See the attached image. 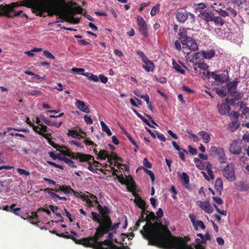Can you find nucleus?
I'll use <instances>...</instances> for the list:
<instances>
[{"mask_svg":"<svg viewBox=\"0 0 249 249\" xmlns=\"http://www.w3.org/2000/svg\"><path fill=\"white\" fill-rule=\"evenodd\" d=\"M141 234L147 240L148 245L161 249H193L187 243L190 241L189 237L173 235L167 227L162 223L149 222L143 226Z\"/></svg>","mask_w":249,"mask_h":249,"instance_id":"obj_1","label":"nucleus"},{"mask_svg":"<svg viewBox=\"0 0 249 249\" xmlns=\"http://www.w3.org/2000/svg\"><path fill=\"white\" fill-rule=\"evenodd\" d=\"M120 222L114 224H99L92 236L74 239L77 244L92 249H128V247H118L113 243V233L118 228Z\"/></svg>","mask_w":249,"mask_h":249,"instance_id":"obj_2","label":"nucleus"},{"mask_svg":"<svg viewBox=\"0 0 249 249\" xmlns=\"http://www.w3.org/2000/svg\"><path fill=\"white\" fill-rule=\"evenodd\" d=\"M62 1L63 0H56L53 3H51L50 1L48 2L32 9V12L39 17H45L44 13L46 12L49 17L56 15L65 19V14L64 6L62 5Z\"/></svg>","mask_w":249,"mask_h":249,"instance_id":"obj_3","label":"nucleus"},{"mask_svg":"<svg viewBox=\"0 0 249 249\" xmlns=\"http://www.w3.org/2000/svg\"><path fill=\"white\" fill-rule=\"evenodd\" d=\"M49 1V0H21L9 4H0V15H5L9 12H13L14 8L19 6H24L33 10Z\"/></svg>","mask_w":249,"mask_h":249,"instance_id":"obj_4","label":"nucleus"},{"mask_svg":"<svg viewBox=\"0 0 249 249\" xmlns=\"http://www.w3.org/2000/svg\"><path fill=\"white\" fill-rule=\"evenodd\" d=\"M97 204V210L99 211L100 214L97 213L91 212V219L99 224H112L110 218L108 215L109 213V209L106 206H102L100 204Z\"/></svg>","mask_w":249,"mask_h":249,"instance_id":"obj_5","label":"nucleus"},{"mask_svg":"<svg viewBox=\"0 0 249 249\" xmlns=\"http://www.w3.org/2000/svg\"><path fill=\"white\" fill-rule=\"evenodd\" d=\"M93 152L97 155V160H105L106 158H107V160H108L110 165H112V160H114V164L113 165L118 167V168H119L121 166H124L123 164L119 163V162H122L123 160L121 157H118L116 153L112 152L109 154L107 150H100L98 151L96 149L93 150ZM124 166L126 170H128V166Z\"/></svg>","mask_w":249,"mask_h":249,"instance_id":"obj_6","label":"nucleus"},{"mask_svg":"<svg viewBox=\"0 0 249 249\" xmlns=\"http://www.w3.org/2000/svg\"><path fill=\"white\" fill-rule=\"evenodd\" d=\"M61 152L65 156L71 158L73 160H79L80 162L88 161L91 159L93 160V156L89 154L72 152L65 146L61 147Z\"/></svg>","mask_w":249,"mask_h":249,"instance_id":"obj_7","label":"nucleus"},{"mask_svg":"<svg viewBox=\"0 0 249 249\" xmlns=\"http://www.w3.org/2000/svg\"><path fill=\"white\" fill-rule=\"evenodd\" d=\"M83 9L80 6L70 7L67 12H65V21L78 24L80 22L78 18H75L73 16L77 14H82Z\"/></svg>","mask_w":249,"mask_h":249,"instance_id":"obj_8","label":"nucleus"},{"mask_svg":"<svg viewBox=\"0 0 249 249\" xmlns=\"http://www.w3.org/2000/svg\"><path fill=\"white\" fill-rule=\"evenodd\" d=\"M222 175L230 182H233L236 179L235 176V167L233 163H227L226 166H220Z\"/></svg>","mask_w":249,"mask_h":249,"instance_id":"obj_9","label":"nucleus"},{"mask_svg":"<svg viewBox=\"0 0 249 249\" xmlns=\"http://www.w3.org/2000/svg\"><path fill=\"white\" fill-rule=\"evenodd\" d=\"M209 155H211L213 158H216L218 162L221 164L225 163L227 160L225 156L224 150L220 147L212 146L209 149Z\"/></svg>","mask_w":249,"mask_h":249,"instance_id":"obj_10","label":"nucleus"},{"mask_svg":"<svg viewBox=\"0 0 249 249\" xmlns=\"http://www.w3.org/2000/svg\"><path fill=\"white\" fill-rule=\"evenodd\" d=\"M136 54L138 55L139 58H141L142 61L144 63V65H142V69L147 72H153L154 70H155V65L147 58L146 56L144 55V53L141 51L137 50L136 51Z\"/></svg>","mask_w":249,"mask_h":249,"instance_id":"obj_11","label":"nucleus"},{"mask_svg":"<svg viewBox=\"0 0 249 249\" xmlns=\"http://www.w3.org/2000/svg\"><path fill=\"white\" fill-rule=\"evenodd\" d=\"M40 212H44L47 213V215H50V212L49 210L45 209L43 208H40L37 209V211H36V212H32V215L26 214H25V216H21V218H23L24 220L28 219L30 222H31V223L32 224H35L38 222V215L37 214V213Z\"/></svg>","mask_w":249,"mask_h":249,"instance_id":"obj_12","label":"nucleus"},{"mask_svg":"<svg viewBox=\"0 0 249 249\" xmlns=\"http://www.w3.org/2000/svg\"><path fill=\"white\" fill-rule=\"evenodd\" d=\"M137 20H138V29H139V33L144 37H147V27L146 24L144 22V19L140 16L137 17Z\"/></svg>","mask_w":249,"mask_h":249,"instance_id":"obj_13","label":"nucleus"},{"mask_svg":"<svg viewBox=\"0 0 249 249\" xmlns=\"http://www.w3.org/2000/svg\"><path fill=\"white\" fill-rule=\"evenodd\" d=\"M230 118L233 120V121H232V123L229 124V128H230L231 131L233 132L239 127V122H238V114L236 112L233 111L230 113Z\"/></svg>","mask_w":249,"mask_h":249,"instance_id":"obj_14","label":"nucleus"},{"mask_svg":"<svg viewBox=\"0 0 249 249\" xmlns=\"http://www.w3.org/2000/svg\"><path fill=\"white\" fill-rule=\"evenodd\" d=\"M116 176H117L118 181L123 184H125L126 185V187H131L132 186H133V187L136 186V183L131 176L126 177V178H124L122 176V174L116 175Z\"/></svg>","mask_w":249,"mask_h":249,"instance_id":"obj_15","label":"nucleus"},{"mask_svg":"<svg viewBox=\"0 0 249 249\" xmlns=\"http://www.w3.org/2000/svg\"><path fill=\"white\" fill-rule=\"evenodd\" d=\"M179 41L183 45H185L187 48L192 51H195L197 50V45L195 40L193 38L179 40Z\"/></svg>","mask_w":249,"mask_h":249,"instance_id":"obj_16","label":"nucleus"},{"mask_svg":"<svg viewBox=\"0 0 249 249\" xmlns=\"http://www.w3.org/2000/svg\"><path fill=\"white\" fill-rule=\"evenodd\" d=\"M26 124H28L30 126L32 127V129L33 131L37 133L38 135H41V137L43 138H47L50 136V133H43L39 129V127L38 126H36L34 124L31 122L30 121V119L29 118H26Z\"/></svg>","mask_w":249,"mask_h":249,"instance_id":"obj_17","label":"nucleus"},{"mask_svg":"<svg viewBox=\"0 0 249 249\" xmlns=\"http://www.w3.org/2000/svg\"><path fill=\"white\" fill-rule=\"evenodd\" d=\"M230 152L234 155H239L242 153L241 146L237 141H234L230 143Z\"/></svg>","mask_w":249,"mask_h":249,"instance_id":"obj_18","label":"nucleus"},{"mask_svg":"<svg viewBox=\"0 0 249 249\" xmlns=\"http://www.w3.org/2000/svg\"><path fill=\"white\" fill-rule=\"evenodd\" d=\"M218 107V112L219 114L221 115H228L229 114V111L230 110V107L228 104L223 103L220 104H218L217 106Z\"/></svg>","mask_w":249,"mask_h":249,"instance_id":"obj_19","label":"nucleus"},{"mask_svg":"<svg viewBox=\"0 0 249 249\" xmlns=\"http://www.w3.org/2000/svg\"><path fill=\"white\" fill-rule=\"evenodd\" d=\"M197 205L206 213H213V208L210 205L209 202L198 201L197 202Z\"/></svg>","mask_w":249,"mask_h":249,"instance_id":"obj_20","label":"nucleus"},{"mask_svg":"<svg viewBox=\"0 0 249 249\" xmlns=\"http://www.w3.org/2000/svg\"><path fill=\"white\" fill-rule=\"evenodd\" d=\"M76 108H78L81 111L86 113H89L90 112L89 107L86 105L85 102L79 100H76V103H75Z\"/></svg>","mask_w":249,"mask_h":249,"instance_id":"obj_21","label":"nucleus"},{"mask_svg":"<svg viewBox=\"0 0 249 249\" xmlns=\"http://www.w3.org/2000/svg\"><path fill=\"white\" fill-rule=\"evenodd\" d=\"M237 80H234L227 84L228 92L230 93V95L233 96L237 93Z\"/></svg>","mask_w":249,"mask_h":249,"instance_id":"obj_22","label":"nucleus"},{"mask_svg":"<svg viewBox=\"0 0 249 249\" xmlns=\"http://www.w3.org/2000/svg\"><path fill=\"white\" fill-rule=\"evenodd\" d=\"M216 17L217 16H214L213 14L206 12H202L198 15V17L207 23L209 22Z\"/></svg>","mask_w":249,"mask_h":249,"instance_id":"obj_23","label":"nucleus"},{"mask_svg":"<svg viewBox=\"0 0 249 249\" xmlns=\"http://www.w3.org/2000/svg\"><path fill=\"white\" fill-rule=\"evenodd\" d=\"M172 145H173V146H174V148L175 149V150L178 151V155H179L180 159H181L182 161H184L185 157L184 156V153L187 154V151L182 148H180L175 141L172 142Z\"/></svg>","mask_w":249,"mask_h":249,"instance_id":"obj_24","label":"nucleus"},{"mask_svg":"<svg viewBox=\"0 0 249 249\" xmlns=\"http://www.w3.org/2000/svg\"><path fill=\"white\" fill-rule=\"evenodd\" d=\"M188 18V13L186 11H178L176 13V19L180 23H184Z\"/></svg>","mask_w":249,"mask_h":249,"instance_id":"obj_25","label":"nucleus"},{"mask_svg":"<svg viewBox=\"0 0 249 249\" xmlns=\"http://www.w3.org/2000/svg\"><path fill=\"white\" fill-rule=\"evenodd\" d=\"M181 181H182V184H183V187L189 190H191V187H190L189 185V177L186 173L183 172V173H182Z\"/></svg>","mask_w":249,"mask_h":249,"instance_id":"obj_26","label":"nucleus"},{"mask_svg":"<svg viewBox=\"0 0 249 249\" xmlns=\"http://www.w3.org/2000/svg\"><path fill=\"white\" fill-rule=\"evenodd\" d=\"M214 189L218 192V196H221L222 191V180L221 178H218L216 179L214 183Z\"/></svg>","mask_w":249,"mask_h":249,"instance_id":"obj_27","label":"nucleus"},{"mask_svg":"<svg viewBox=\"0 0 249 249\" xmlns=\"http://www.w3.org/2000/svg\"><path fill=\"white\" fill-rule=\"evenodd\" d=\"M201 54L203 58L206 59H211L215 55V51L214 50L203 51L201 52Z\"/></svg>","mask_w":249,"mask_h":249,"instance_id":"obj_28","label":"nucleus"},{"mask_svg":"<svg viewBox=\"0 0 249 249\" xmlns=\"http://www.w3.org/2000/svg\"><path fill=\"white\" fill-rule=\"evenodd\" d=\"M55 191L57 192L58 191H62L65 194H70L71 193L75 192V191L73 190L71 187L68 185H59V189L57 190H55Z\"/></svg>","mask_w":249,"mask_h":249,"instance_id":"obj_29","label":"nucleus"},{"mask_svg":"<svg viewBox=\"0 0 249 249\" xmlns=\"http://www.w3.org/2000/svg\"><path fill=\"white\" fill-rule=\"evenodd\" d=\"M210 77H212L213 79H214L215 81L223 83L224 82L225 80V76L224 74L218 75L215 73V72H211V76Z\"/></svg>","mask_w":249,"mask_h":249,"instance_id":"obj_30","label":"nucleus"},{"mask_svg":"<svg viewBox=\"0 0 249 249\" xmlns=\"http://www.w3.org/2000/svg\"><path fill=\"white\" fill-rule=\"evenodd\" d=\"M178 36L179 37L178 38L179 40L192 38L191 37L187 36V32H186V29L185 28L180 29L179 31L178 32Z\"/></svg>","mask_w":249,"mask_h":249,"instance_id":"obj_31","label":"nucleus"},{"mask_svg":"<svg viewBox=\"0 0 249 249\" xmlns=\"http://www.w3.org/2000/svg\"><path fill=\"white\" fill-rule=\"evenodd\" d=\"M205 243L206 242H201V240H199V238H196L195 242L192 243L189 246H191L192 247L194 248V249H205V247L201 245L205 244Z\"/></svg>","mask_w":249,"mask_h":249,"instance_id":"obj_32","label":"nucleus"},{"mask_svg":"<svg viewBox=\"0 0 249 249\" xmlns=\"http://www.w3.org/2000/svg\"><path fill=\"white\" fill-rule=\"evenodd\" d=\"M41 119L38 118V117L36 118V124H37L38 126L40 127V130H41V132L48 133L47 126L41 123Z\"/></svg>","mask_w":249,"mask_h":249,"instance_id":"obj_33","label":"nucleus"},{"mask_svg":"<svg viewBox=\"0 0 249 249\" xmlns=\"http://www.w3.org/2000/svg\"><path fill=\"white\" fill-rule=\"evenodd\" d=\"M134 203H135L136 206L141 210L147 209V206L145 205V202L142 198L134 199Z\"/></svg>","mask_w":249,"mask_h":249,"instance_id":"obj_34","label":"nucleus"},{"mask_svg":"<svg viewBox=\"0 0 249 249\" xmlns=\"http://www.w3.org/2000/svg\"><path fill=\"white\" fill-rule=\"evenodd\" d=\"M155 219H156V216H155V214L153 212H151L150 213H148V214H147V216H146V217H145V218H144V220H145V221H146V222H147V223H146V225L147 224V223H148L149 222H151V223H154L156 222L161 223V222H158V221H155L153 223L151 221H154V220H155ZM146 224H145V225H146Z\"/></svg>","mask_w":249,"mask_h":249,"instance_id":"obj_35","label":"nucleus"},{"mask_svg":"<svg viewBox=\"0 0 249 249\" xmlns=\"http://www.w3.org/2000/svg\"><path fill=\"white\" fill-rule=\"evenodd\" d=\"M12 11L8 12V13L5 14L4 15H0V17H5L8 18H13L14 17H17L19 16L21 14L23 13V11L20 10L18 12H14L13 14H11Z\"/></svg>","mask_w":249,"mask_h":249,"instance_id":"obj_36","label":"nucleus"},{"mask_svg":"<svg viewBox=\"0 0 249 249\" xmlns=\"http://www.w3.org/2000/svg\"><path fill=\"white\" fill-rule=\"evenodd\" d=\"M232 3L241 9H246L247 7L245 0H233Z\"/></svg>","mask_w":249,"mask_h":249,"instance_id":"obj_37","label":"nucleus"},{"mask_svg":"<svg viewBox=\"0 0 249 249\" xmlns=\"http://www.w3.org/2000/svg\"><path fill=\"white\" fill-rule=\"evenodd\" d=\"M82 75L88 77V79H89V81H93L94 82H98V79H99V76H97L95 74H93L92 73H89V72L82 73Z\"/></svg>","mask_w":249,"mask_h":249,"instance_id":"obj_38","label":"nucleus"},{"mask_svg":"<svg viewBox=\"0 0 249 249\" xmlns=\"http://www.w3.org/2000/svg\"><path fill=\"white\" fill-rule=\"evenodd\" d=\"M198 135L200 136L203 139V143H207L210 141L209 134L204 131H201L198 132Z\"/></svg>","mask_w":249,"mask_h":249,"instance_id":"obj_39","label":"nucleus"},{"mask_svg":"<svg viewBox=\"0 0 249 249\" xmlns=\"http://www.w3.org/2000/svg\"><path fill=\"white\" fill-rule=\"evenodd\" d=\"M58 160L64 162L65 163H67L68 166H71L73 168H76V165L73 163V161L71 160V159L68 158L63 157L62 158H60V159H58Z\"/></svg>","mask_w":249,"mask_h":249,"instance_id":"obj_40","label":"nucleus"},{"mask_svg":"<svg viewBox=\"0 0 249 249\" xmlns=\"http://www.w3.org/2000/svg\"><path fill=\"white\" fill-rule=\"evenodd\" d=\"M210 22H213L215 25L222 26L224 24L225 21L220 17H216L214 19L211 20Z\"/></svg>","mask_w":249,"mask_h":249,"instance_id":"obj_41","label":"nucleus"},{"mask_svg":"<svg viewBox=\"0 0 249 249\" xmlns=\"http://www.w3.org/2000/svg\"><path fill=\"white\" fill-rule=\"evenodd\" d=\"M173 68H174V70H176L177 72H179V73L182 74H185V71L182 69L180 65L178 64L174 60H173Z\"/></svg>","mask_w":249,"mask_h":249,"instance_id":"obj_42","label":"nucleus"},{"mask_svg":"<svg viewBox=\"0 0 249 249\" xmlns=\"http://www.w3.org/2000/svg\"><path fill=\"white\" fill-rule=\"evenodd\" d=\"M100 124L101 126H102V130H103V131L106 133L107 135L108 136H111V132L109 129V128H108L107 124L104 123L103 121H101Z\"/></svg>","mask_w":249,"mask_h":249,"instance_id":"obj_43","label":"nucleus"},{"mask_svg":"<svg viewBox=\"0 0 249 249\" xmlns=\"http://www.w3.org/2000/svg\"><path fill=\"white\" fill-rule=\"evenodd\" d=\"M192 224H193V226H194L195 230L196 231H197L198 227H200L202 230H204L206 228V227H205V225H204L203 222L200 220H197V222Z\"/></svg>","mask_w":249,"mask_h":249,"instance_id":"obj_44","label":"nucleus"},{"mask_svg":"<svg viewBox=\"0 0 249 249\" xmlns=\"http://www.w3.org/2000/svg\"><path fill=\"white\" fill-rule=\"evenodd\" d=\"M241 117L245 119V122L249 121V107H246L243 109Z\"/></svg>","mask_w":249,"mask_h":249,"instance_id":"obj_45","label":"nucleus"},{"mask_svg":"<svg viewBox=\"0 0 249 249\" xmlns=\"http://www.w3.org/2000/svg\"><path fill=\"white\" fill-rule=\"evenodd\" d=\"M136 186H128L126 187V189H127V191L132 193V196L135 197V199L142 198V197L139 196L136 193V192H135V190H136Z\"/></svg>","mask_w":249,"mask_h":249,"instance_id":"obj_46","label":"nucleus"},{"mask_svg":"<svg viewBox=\"0 0 249 249\" xmlns=\"http://www.w3.org/2000/svg\"><path fill=\"white\" fill-rule=\"evenodd\" d=\"M214 91L216 94H218L221 98H224L227 95L226 91L218 88H215Z\"/></svg>","mask_w":249,"mask_h":249,"instance_id":"obj_47","label":"nucleus"},{"mask_svg":"<svg viewBox=\"0 0 249 249\" xmlns=\"http://www.w3.org/2000/svg\"><path fill=\"white\" fill-rule=\"evenodd\" d=\"M212 168V165L209 162H206V170L207 173L209 174V177H210V178L213 179L214 178V175H213V171L211 169Z\"/></svg>","mask_w":249,"mask_h":249,"instance_id":"obj_48","label":"nucleus"},{"mask_svg":"<svg viewBox=\"0 0 249 249\" xmlns=\"http://www.w3.org/2000/svg\"><path fill=\"white\" fill-rule=\"evenodd\" d=\"M194 162H195V165H196L197 168L199 169V170L203 169L204 165L199 159L195 158V159H194Z\"/></svg>","mask_w":249,"mask_h":249,"instance_id":"obj_49","label":"nucleus"},{"mask_svg":"<svg viewBox=\"0 0 249 249\" xmlns=\"http://www.w3.org/2000/svg\"><path fill=\"white\" fill-rule=\"evenodd\" d=\"M195 64H197V66H196V67L200 69L201 70L206 71L207 69H208V66L206 63L204 62L196 63Z\"/></svg>","mask_w":249,"mask_h":249,"instance_id":"obj_50","label":"nucleus"},{"mask_svg":"<svg viewBox=\"0 0 249 249\" xmlns=\"http://www.w3.org/2000/svg\"><path fill=\"white\" fill-rule=\"evenodd\" d=\"M65 234H68V232L66 231L64 233L56 234H55V235H57L60 237L64 238L65 239H71L72 240H78L76 238H73L72 236H71L70 235H65Z\"/></svg>","mask_w":249,"mask_h":249,"instance_id":"obj_51","label":"nucleus"},{"mask_svg":"<svg viewBox=\"0 0 249 249\" xmlns=\"http://www.w3.org/2000/svg\"><path fill=\"white\" fill-rule=\"evenodd\" d=\"M17 171H18V174H19L20 175H22L26 177L30 176V172L22 168H18V169H17Z\"/></svg>","mask_w":249,"mask_h":249,"instance_id":"obj_52","label":"nucleus"},{"mask_svg":"<svg viewBox=\"0 0 249 249\" xmlns=\"http://www.w3.org/2000/svg\"><path fill=\"white\" fill-rule=\"evenodd\" d=\"M41 121L44 123V124H47V125L50 126L53 125V124H56V123L51 121L49 119H48L46 118H45L44 116H41Z\"/></svg>","mask_w":249,"mask_h":249,"instance_id":"obj_53","label":"nucleus"},{"mask_svg":"<svg viewBox=\"0 0 249 249\" xmlns=\"http://www.w3.org/2000/svg\"><path fill=\"white\" fill-rule=\"evenodd\" d=\"M67 136H71L72 138H76L80 136L76 130H69L67 132Z\"/></svg>","mask_w":249,"mask_h":249,"instance_id":"obj_54","label":"nucleus"},{"mask_svg":"<svg viewBox=\"0 0 249 249\" xmlns=\"http://www.w3.org/2000/svg\"><path fill=\"white\" fill-rule=\"evenodd\" d=\"M124 133L125 135H126V138L129 140L130 142L132 143V145H134L136 147L138 148V146L136 144V142L132 139V138L130 136V134L126 132V130H124Z\"/></svg>","mask_w":249,"mask_h":249,"instance_id":"obj_55","label":"nucleus"},{"mask_svg":"<svg viewBox=\"0 0 249 249\" xmlns=\"http://www.w3.org/2000/svg\"><path fill=\"white\" fill-rule=\"evenodd\" d=\"M52 191V189H50L49 188H47L44 189V191H45V192L48 193V194H49L50 196H52V197H53V198H54L55 197L59 196L58 195H56L54 192H53Z\"/></svg>","mask_w":249,"mask_h":249,"instance_id":"obj_56","label":"nucleus"},{"mask_svg":"<svg viewBox=\"0 0 249 249\" xmlns=\"http://www.w3.org/2000/svg\"><path fill=\"white\" fill-rule=\"evenodd\" d=\"M144 170V172L145 173H147V175L149 176L150 177L151 180H152V182H153L155 180V176H154L153 172H152V171L147 170L146 169L142 168Z\"/></svg>","mask_w":249,"mask_h":249,"instance_id":"obj_57","label":"nucleus"},{"mask_svg":"<svg viewBox=\"0 0 249 249\" xmlns=\"http://www.w3.org/2000/svg\"><path fill=\"white\" fill-rule=\"evenodd\" d=\"M218 12V14L222 17L226 18L230 14L228 13V12L223 10L221 9L216 10Z\"/></svg>","mask_w":249,"mask_h":249,"instance_id":"obj_58","label":"nucleus"},{"mask_svg":"<svg viewBox=\"0 0 249 249\" xmlns=\"http://www.w3.org/2000/svg\"><path fill=\"white\" fill-rule=\"evenodd\" d=\"M51 137V134L50 133V136L47 137V138H44L46 139L47 140V141H48V143H49L50 145H51V146H53V147L55 148H57L58 147H59V145L56 144L55 143H54L52 140H51V138H50Z\"/></svg>","mask_w":249,"mask_h":249,"instance_id":"obj_59","label":"nucleus"},{"mask_svg":"<svg viewBox=\"0 0 249 249\" xmlns=\"http://www.w3.org/2000/svg\"><path fill=\"white\" fill-rule=\"evenodd\" d=\"M159 10V4L155 6H153L152 10H151L150 15L152 16H155L157 14V12Z\"/></svg>","mask_w":249,"mask_h":249,"instance_id":"obj_60","label":"nucleus"},{"mask_svg":"<svg viewBox=\"0 0 249 249\" xmlns=\"http://www.w3.org/2000/svg\"><path fill=\"white\" fill-rule=\"evenodd\" d=\"M47 163H48V164L52 166H53L55 168H57L58 169H60L61 170H63V169H64L63 168V166L59 165V164H57L56 163H55L54 162H53V161H49V160H47Z\"/></svg>","mask_w":249,"mask_h":249,"instance_id":"obj_61","label":"nucleus"},{"mask_svg":"<svg viewBox=\"0 0 249 249\" xmlns=\"http://www.w3.org/2000/svg\"><path fill=\"white\" fill-rule=\"evenodd\" d=\"M43 54L44 56L49 59H54V56H53V54L47 50L43 51Z\"/></svg>","mask_w":249,"mask_h":249,"instance_id":"obj_62","label":"nucleus"},{"mask_svg":"<svg viewBox=\"0 0 249 249\" xmlns=\"http://www.w3.org/2000/svg\"><path fill=\"white\" fill-rule=\"evenodd\" d=\"M228 10V13L230 14V15H232L233 17H235L237 16V12L232 8L229 7L227 9Z\"/></svg>","mask_w":249,"mask_h":249,"instance_id":"obj_63","label":"nucleus"},{"mask_svg":"<svg viewBox=\"0 0 249 249\" xmlns=\"http://www.w3.org/2000/svg\"><path fill=\"white\" fill-rule=\"evenodd\" d=\"M188 148H189V153H190V154L192 155H196V153H197V151H196V149L192 147V146L189 145V147H188Z\"/></svg>","mask_w":249,"mask_h":249,"instance_id":"obj_64","label":"nucleus"}]
</instances>
